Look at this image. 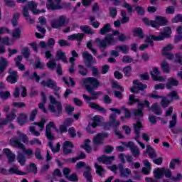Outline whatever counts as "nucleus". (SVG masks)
<instances>
[{
  "label": "nucleus",
  "instance_id": "37",
  "mask_svg": "<svg viewBox=\"0 0 182 182\" xmlns=\"http://www.w3.org/2000/svg\"><path fill=\"white\" fill-rule=\"evenodd\" d=\"M53 140L50 141L49 140V142H48V146L50 147L52 153H59V151H60V144L59 143H57L56 144V146L55 147L53 146Z\"/></svg>",
  "mask_w": 182,
  "mask_h": 182
},
{
  "label": "nucleus",
  "instance_id": "34",
  "mask_svg": "<svg viewBox=\"0 0 182 182\" xmlns=\"http://www.w3.org/2000/svg\"><path fill=\"white\" fill-rule=\"evenodd\" d=\"M151 110L154 113V114H156V116H161L163 111H161V108H160V106L157 105V103H154L151 107Z\"/></svg>",
  "mask_w": 182,
  "mask_h": 182
},
{
  "label": "nucleus",
  "instance_id": "38",
  "mask_svg": "<svg viewBox=\"0 0 182 182\" xmlns=\"http://www.w3.org/2000/svg\"><path fill=\"white\" fill-rule=\"evenodd\" d=\"M146 154H148L150 159H156L157 157L156 151L150 145L146 146Z\"/></svg>",
  "mask_w": 182,
  "mask_h": 182
},
{
  "label": "nucleus",
  "instance_id": "3",
  "mask_svg": "<svg viewBox=\"0 0 182 182\" xmlns=\"http://www.w3.org/2000/svg\"><path fill=\"white\" fill-rule=\"evenodd\" d=\"M120 35V31L116 30L112 32V33L108 34L105 37L104 39H100V38H95V43L98 48H107V46H113L117 43V39L114 38L113 36H117Z\"/></svg>",
  "mask_w": 182,
  "mask_h": 182
},
{
  "label": "nucleus",
  "instance_id": "14",
  "mask_svg": "<svg viewBox=\"0 0 182 182\" xmlns=\"http://www.w3.org/2000/svg\"><path fill=\"white\" fill-rule=\"evenodd\" d=\"M75 147V145H73V143L70 141H64L63 144V154L64 156H68V154H70L73 153V149Z\"/></svg>",
  "mask_w": 182,
  "mask_h": 182
},
{
  "label": "nucleus",
  "instance_id": "41",
  "mask_svg": "<svg viewBox=\"0 0 182 182\" xmlns=\"http://www.w3.org/2000/svg\"><path fill=\"white\" fill-rule=\"evenodd\" d=\"M164 171V168H157L154 171V176L155 177V178L160 180V178H163Z\"/></svg>",
  "mask_w": 182,
  "mask_h": 182
},
{
  "label": "nucleus",
  "instance_id": "53",
  "mask_svg": "<svg viewBox=\"0 0 182 182\" xmlns=\"http://www.w3.org/2000/svg\"><path fill=\"white\" fill-rule=\"evenodd\" d=\"M18 21H19V13H14L11 18V24L14 28L18 26Z\"/></svg>",
  "mask_w": 182,
  "mask_h": 182
},
{
  "label": "nucleus",
  "instance_id": "4",
  "mask_svg": "<svg viewBox=\"0 0 182 182\" xmlns=\"http://www.w3.org/2000/svg\"><path fill=\"white\" fill-rule=\"evenodd\" d=\"M142 21L146 26H151V28H155L156 29H159L160 26H167V25H168L167 18L161 16H156L155 21L149 20L147 17H144Z\"/></svg>",
  "mask_w": 182,
  "mask_h": 182
},
{
  "label": "nucleus",
  "instance_id": "56",
  "mask_svg": "<svg viewBox=\"0 0 182 182\" xmlns=\"http://www.w3.org/2000/svg\"><path fill=\"white\" fill-rule=\"evenodd\" d=\"M176 124H177V114H173L172 116V120L169 122V129L172 130V129H174Z\"/></svg>",
  "mask_w": 182,
  "mask_h": 182
},
{
  "label": "nucleus",
  "instance_id": "29",
  "mask_svg": "<svg viewBox=\"0 0 182 182\" xmlns=\"http://www.w3.org/2000/svg\"><path fill=\"white\" fill-rule=\"evenodd\" d=\"M55 58L57 60H62L63 63H68V58H66V54L63 53L62 50L57 51Z\"/></svg>",
  "mask_w": 182,
  "mask_h": 182
},
{
  "label": "nucleus",
  "instance_id": "25",
  "mask_svg": "<svg viewBox=\"0 0 182 182\" xmlns=\"http://www.w3.org/2000/svg\"><path fill=\"white\" fill-rule=\"evenodd\" d=\"M46 8L48 11H58L59 9H62L63 8L59 4H55L53 0H48L46 4Z\"/></svg>",
  "mask_w": 182,
  "mask_h": 182
},
{
  "label": "nucleus",
  "instance_id": "43",
  "mask_svg": "<svg viewBox=\"0 0 182 182\" xmlns=\"http://www.w3.org/2000/svg\"><path fill=\"white\" fill-rule=\"evenodd\" d=\"M9 174L11 176L13 174H17V176H25V172L19 171L18 168L11 167L9 169Z\"/></svg>",
  "mask_w": 182,
  "mask_h": 182
},
{
  "label": "nucleus",
  "instance_id": "20",
  "mask_svg": "<svg viewBox=\"0 0 182 182\" xmlns=\"http://www.w3.org/2000/svg\"><path fill=\"white\" fill-rule=\"evenodd\" d=\"M23 77H28L31 80H35L37 83H39L41 80V77L38 75V73L34 72L33 75H31V71L28 70L23 74Z\"/></svg>",
  "mask_w": 182,
  "mask_h": 182
},
{
  "label": "nucleus",
  "instance_id": "54",
  "mask_svg": "<svg viewBox=\"0 0 182 182\" xmlns=\"http://www.w3.org/2000/svg\"><path fill=\"white\" fill-rule=\"evenodd\" d=\"M150 75L154 82H165L166 80V78H164L163 76L156 75L153 73V72H151Z\"/></svg>",
  "mask_w": 182,
  "mask_h": 182
},
{
  "label": "nucleus",
  "instance_id": "21",
  "mask_svg": "<svg viewBox=\"0 0 182 182\" xmlns=\"http://www.w3.org/2000/svg\"><path fill=\"white\" fill-rule=\"evenodd\" d=\"M179 82L177 79L174 77H168L167 79V82L166 84V87L168 90H171L173 87H177L178 86Z\"/></svg>",
  "mask_w": 182,
  "mask_h": 182
},
{
  "label": "nucleus",
  "instance_id": "9",
  "mask_svg": "<svg viewBox=\"0 0 182 182\" xmlns=\"http://www.w3.org/2000/svg\"><path fill=\"white\" fill-rule=\"evenodd\" d=\"M82 97L85 100H86V103H88L91 109H94L95 110H97V112H100L101 113H106V109H105L103 107H100L99 104H96L95 102H90V100H92V97H89L83 94Z\"/></svg>",
  "mask_w": 182,
  "mask_h": 182
},
{
  "label": "nucleus",
  "instance_id": "16",
  "mask_svg": "<svg viewBox=\"0 0 182 182\" xmlns=\"http://www.w3.org/2000/svg\"><path fill=\"white\" fill-rule=\"evenodd\" d=\"M82 58L87 61L85 63L87 68L91 69L95 68V66H93V55H92V54L89 53L87 51H85L82 53Z\"/></svg>",
  "mask_w": 182,
  "mask_h": 182
},
{
  "label": "nucleus",
  "instance_id": "27",
  "mask_svg": "<svg viewBox=\"0 0 182 182\" xmlns=\"http://www.w3.org/2000/svg\"><path fill=\"white\" fill-rule=\"evenodd\" d=\"M153 41H155L156 42L161 41L158 36L154 35H149V36H147L146 38L145 39V42L146 43H149L151 48L154 46V43L153 42Z\"/></svg>",
  "mask_w": 182,
  "mask_h": 182
},
{
  "label": "nucleus",
  "instance_id": "12",
  "mask_svg": "<svg viewBox=\"0 0 182 182\" xmlns=\"http://www.w3.org/2000/svg\"><path fill=\"white\" fill-rule=\"evenodd\" d=\"M110 134L107 132H100L94 136L92 139L93 144H103L105 139H109Z\"/></svg>",
  "mask_w": 182,
  "mask_h": 182
},
{
  "label": "nucleus",
  "instance_id": "19",
  "mask_svg": "<svg viewBox=\"0 0 182 182\" xmlns=\"http://www.w3.org/2000/svg\"><path fill=\"white\" fill-rule=\"evenodd\" d=\"M84 159H86V154H85L84 152H80L77 156L64 159H63V161H64V163H73L75 164V163H76L77 160H84Z\"/></svg>",
  "mask_w": 182,
  "mask_h": 182
},
{
  "label": "nucleus",
  "instance_id": "58",
  "mask_svg": "<svg viewBox=\"0 0 182 182\" xmlns=\"http://www.w3.org/2000/svg\"><path fill=\"white\" fill-rule=\"evenodd\" d=\"M17 161L21 166H25V163H26V158H25V155H23V154H18L17 156Z\"/></svg>",
  "mask_w": 182,
  "mask_h": 182
},
{
  "label": "nucleus",
  "instance_id": "44",
  "mask_svg": "<svg viewBox=\"0 0 182 182\" xmlns=\"http://www.w3.org/2000/svg\"><path fill=\"white\" fill-rule=\"evenodd\" d=\"M80 31L82 32H84V33H86L87 35H93L95 32L92 31V28L88 25H84L80 26Z\"/></svg>",
  "mask_w": 182,
  "mask_h": 182
},
{
  "label": "nucleus",
  "instance_id": "1",
  "mask_svg": "<svg viewBox=\"0 0 182 182\" xmlns=\"http://www.w3.org/2000/svg\"><path fill=\"white\" fill-rule=\"evenodd\" d=\"M72 124H73V119L72 118H66L63 122V124L60 125L58 129L55 122H49L46 126V137L48 140H55V136L52 134V129L55 130L56 133L63 134V133H68V127H70Z\"/></svg>",
  "mask_w": 182,
  "mask_h": 182
},
{
  "label": "nucleus",
  "instance_id": "46",
  "mask_svg": "<svg viewBox=\"0 0 182 182\" xmlns=\"http://www.w3.org/2000/svg\"><path fill=\"white\" fill-rule=\"evenodd\" d=\"M121 23H127L130 21V18L127 16V13L124 10H121Z\"/></svg>",
  "mask_w": 182,
  "mask_h": 182
},
{
  "label": "nucleus",
  "instance_id": "40",
  "mask_svg": "<svg viewBox=\"0 0 182 182\" xmlns=\"http://www.w3.org/2000/svg\"><path fill=\"white\" fill-rule=\"evenodd\" d=\"M181 164V159L180 158L172 159L169 164V167L171 170H176V166H180Z\"/></svg>",
  "mask_w": 182,
  "mask_h": 182
},
{
  "label": "nucleus",
  "instance_id": "36",
  "mask_svg": "<svg viewBox=\"0 0 182 182\" xmlns=\"http://www.w3.org/2000/svg\"><path fill=\"white\" fill-rule=\"evenodd\" d=\"M90 139H87L84 141V144L81 145V149L85 150L86 153L90 154L92 153V148L90 146Z\"/></svg>",
  "mask_w": 182,
  "mask_h": 182
},
{
  "label": "nucleus",
  "instance_id": "30",
  "mask_svg": "<svg viewBox=\"0 0 182 182\" xmlns=\"http://www.w3.org/2000/svg\"><path fill=\"white\" fill-rule=\"evenodd\" d=\"M100 126H102V119H100V116H94L92 118V123L91 124V127H92V129H96V127H100Z\"/></svg>",
  "mask_w": 182,
  "mask_h": 182
},
{
  "label": "nucleus",
  "instance_id": "5",
  "mask_svg": "<svg viewBox=\"0 0 182 182\" xmlns=\"http://www.w3.org/2000/svg\"><path fill=\"white\" fill-rule=\"evenodd\" d=\"M49 99L50 105H48V110H50V113H53L55 117H60L62 113H63V105H62V102L56 100L53 95H50Z\"/></svg>",
  "mask_w": 182,
  "mask_h": 182
},
{
  "label": "nucleus",
  "instance_id": "33",
  "mask_svg": "<svg viewBox=\"0 0 182 182\" xmlns=\"http://www.w3.org/2000/svg\"><path fill=\"white\" fill-rule=\"evenodd\" d=\"M176 33L178 35L174 36L173 41L174 43H178V42H181L182 41V26H179L176 28Z\"/></svg>",
  "mask_w": 182,
  "mask_h": 182
},
{
  "label": "nucleus",
  "instance_id": "17",
  "mask_svg": "<svg viewBox=\"0 0 182 182\" xmlns=\"http://www.w3.org/2000/svg\"><path fill=\"white\" fill-rule=\"evenodd\" d=\"M16 110L11 109V112L9 114L6 115V119H4L2 121L3 127L4 126H6V124H8L9 122H14L15 119H16Z\"/></svg>",
  "mask_w": 182,
  "mask_h": 182
},
{
  "label": "nucleus",
  "instance_id": "35",
  "mask_svg": "<svg viewBox=\"0 0 182 182\" xmlns=\"http://www.w3.org/2000/svg\"><path fill=\"white\" fill-rule=\"evenodd\" d=\"M109 32H112V26L107 23L100 30L99 33L100 35H106V33H109Z\"/></svg>",
  "mask_w": 182,
  "mask_h": 182
},
{
  "label": "nucleus",
  "instance_id": "26",
  "mask_svg": "<svg viewBox=\"0 0 182 182\" xmlns=\"http://www.w3.org/2000/svg\"><path fill=\"white\" fill-rule=\"evenodd\" d=\"M133 36L134 38H139V39H144V31L141 27H136L132 30Z\"/></svg>",
  "mask_w": 182,
  "mask_h": 182
},
{
  "label": "nucleus",
  "instance_id": "39",
  "mask_svg": "<svg viewBox=\"0 0 182 182\" xmlns=\"http://www.w3.org/2000/svg\"><path fill=\"white\" fill-rule=\"evenodd\" d=\"M27 7H28V9H30V11H31V12L34 15H38V13L39 11H38V9H36V8H38V5L36 4V3H35V1L28 2Z\"/></svg>",
  "mask_w": 182,
  "mask_h": 182
},
{
  "label": "nucleus",
  "instance_id": "11",
  "mask_svg": "<svg viewBox=\"0 0 182 182\" xmlns=\"http://www.w3.org/2000/svg\"><path fill=\"white\" fill-rule=\"evenodd\" d=\"M68 22L69 19H67L65 16H60L57 21L53 20L51 21V27L54 29H59V28L65 26Z\"/></svg>",
  "mask_w": 182,
  "mask_h": 182
},
{
  "label": "nucleus",
  "instance_id": "7",
  "mask_svg": "<svg viewBox=\"0 0 182 182\" xmlns=\"http://www.w3.org/2000/svg\"><path fill=\"white\" fill-rule=\"evenodd\" d=\"M41 86H43V87H49V89H52L57 99H60V95L59 94L60 87H58L56 81L48 78L47 79V81H41Z\"/></svg>",
  "mask_w": 182,
  "mask_h": 182
},
{
  "label": "nucleus",
  "instance_id": "49",
  "mask_svg": "<svg viewBox=\"0 0 182 182\" xmlns=\"http://www.w3.org/2000/svg\"><path fill=\"white\" fill-rule=\"evenodd\" d=\"M122 72L125 77H130V76H132V66L127 65L124 67Z\"/></svg>",
  "mask_w": 182,
  "mask_h": 182
},
{
  "label": "nucleus",
  "instance_id": "55",
  "mask_svg": "<svg viewBox=\"0 0 182 182\" xmlns=\"http://www.w3.org/2000/svg\"><path fill=\"white\" fill-rule=\"evenodd\" d=\"M95 167L96 168V174L102 177V176H103V173H105V168L97 164H95Z\"/></svg>",
  "mask_w": 182,
  "mask_h": 182
},
{
  "label": "nucleus",
  "instance_id": "51",
  "mask_svg": "<svg viewBox=\"0 0 182 182\" xmlns=\"http://www.w3.org/2000/svg\"><path fill=\"white\" fill-rule=\"evenodd\" d=\"M21 55L25 59H29L31 58V50H29V48L24 47L21 51Z\"/></svg>",
  "mask_w": 182,
  "mask_h": 182
},
{
  "label": "nucleus",
  "instance_id": "31",
  "mask_svg": "<svg viewBox=\"0 0 182 182\" xmlns=\"http://www.w3.org/2000/svg\"><path fill=\"white\" fill-rule=\"evenodd\" d=\"M86 171L83 172V176L86 178L87 182H93V176H92V173H90V166L85 167Z\"/></svg>",
  "mask_w": 182,
  "mask_h": 182
},
{
  "label": "nucleus",
  "instance_id": "45",
  "mask_svg": "<svg viewBox=\"0 0 182 182\" xmlns=\"http://www.w3.org/2000/svg\"><path fill=\"white\" fill-rule=\"evenodd\" d=\"M140 100L139 98H136L134 95H130L128 99V105L129 106H133V105H136V103H139Z\"/></svg>",
  "mask_w": 182,
  "mask_h": 182
},
{
  "label": "nucleus",
  "instance_id": "10",
  "mask_svg": "<svg viewBox=\"0 0 182 182\" xmlns=\"http://www.w3.org/2000/svg\"><path fill=\"white\" fill-rule=\"evenodd\" d=\"M13 142L16 147H18V149H21V150H23L24 151V154L27 156V159H32V157H33V150L31 149H26L25 148V145L21 143V141H19V139H14Z\"/></svg>",
  "mask_w": 182,
  "mask_h": 182
},
{
  "label": "nucleus",
  "instance_id": "48",
  "mask_svg": "<svg viewBox=\"0 0 182 182\" xmlns=\"http://www.w3.org/2000/svg\"><path fill=\"white\" fill-rule=\"evenodd\" d=\"M115 49L116 50H120L124 55H127V53H129V46H127V45L117 46L115 47Z\"/></svg>",
  "mask_w": 182,
  "mask_h": 182
},
{
  "label": "nucleus",
  "instance_id": "23",
  "mask_svg": "<svg viewBox=\"0 0 182 182\" xmlns=\"http://www.w3.org/2000/svg\"><path fill=\"white\" fill-rule=\"evenodd\" d=\"M171 27H165L164 32H161L158 36V38H160V41H164V39L170 38L171 36Z\"/></svg>",
  "mask_w": 182,
  "mask_h": 182
},
{
  "label": "nucleus",
  "instance_id": "62",
  "mask_svg": "<svg viewBox=\"0 0 182 182\" xmlns=\"http://www.w3.org/2000/svg\"><path fill=\"white\" fill-rule=\"evenodd\" d=\"M141 127H143V124L140 121H136V124H134V133H140V130H141Z\"/></svg>",
  "mask_w": 182,
  "mask_h": 182
},
{
  "label": "nucleus",
  "instance_id": "28",
  "mask_svg": "<svg viewBox=\"0 0 182 182\" xmlns=\"http://www.w3.org/2000/svg\"><path fill=\"white\" fill-rule=\"evenodd\" d=\"M17 123L19 126H23L28 123V115L25 113H20L17 117Z\"/></svg>",
  "mask_w": 182,
  "mask_h": 182
},
{
  "label": "nucleus",
  "instance_id": "32",
  "mask_svg": "<svg viewBox=\"0 0 182 182\" xmlns=\"http://www.w3.org/2000/svg\"><path fill=\"white\" fill-rule=\"evenodd\" d=\"M8 68V60L4 57L0 58V75H2Z\"/></svg>",
  "mask_w": 182,
  "mask_h": 182
},
{
  "label": "nucleus",
  "instance_id": "13",
  "mask_svg": "<svg viewBox=\"0 0 182 182\" xmlns=\"http://www.w3.org/2000/svg\"><path fill=\"white\" fill-rule=\"evenodd\" d=\"M122 144L125 147H129V149H130L131 153L134 157H139L140 156V150H139V148L134 145L133 141H129L128 143L122 142Z\"/></svg>",
  "mask_w": 182,
  "mask_h": 182
},
{
  "label": "nucleus",
  "instance_id": "47",
  "mask_svg": "<svg viewBox=\"0 0 182 182\" xmlns=\"http://www.w3.org/2000/svg\"><path fill=\"white\" fill-rule=\"evenodd\" d=\"M161 68L164 73H167V74L170 73V65H168V63L166 61H163L161 63Z\"/></svg>",
  "mask_w": 182,
  "mask_h": 182
},
{
  "label": "nucleus",
  "instance_id": "64",
  "mask_svg": "<svg viewBox=\"0 0 182 182\" xmlns=\"http://www.w3.org/2000/svg\"><path fill=\"white\" fill-rule=\"evenodd\" d=\"M172 23H178V22H182V14H178L176 16H175L172 19H171Z\"/></svg>",
  "mask_w": 182,
  "mask_h": 182
},
{
  "label": "nucleus",
  "instance_id": "63",
  "mask_svg": "<svg viewBox=\"0 0 182 182\" xmlns=\"http://www.w3.org/2000/svg\"><path fill=\"white\" fill-rule=\"evenodd\" d=\"M67 132H68L70 139H75V137H76L77 134H76V129H75V127H70Z\"/></svg>",
  "mask_w": 182,
  "mask_h": 182
},
{
  "label": "nucleus",
  "instance_id": "61",
  "mask_svg": "<svg viewBox=\"0 0 182 182\" xmlns=\"http://www.w3.org/2000/svg\"><path fill=\"white\" fill-rule=\"evenodd\" d=\"M161 99L162 100L161 101V105L162 106V107H164V109H166V107H168V105L171 103V101L168 100L167 97H162Z\"/></svg>",
  "mask_w": 182,
  "mask_h": 182
},
{
  "label": "nucleus",
  "instance_id": "24",
  "mask_svg": "<svg viewBox=\"0 0 182 182\" xmlns=\"http://www.w3.org/2000/svg\"><path fill=\"white\" fill-rule=\"evenodd\" d=\"M118 170L120 173V177L124 178L132 174V171L129 168H124L122 164L118 165Z\"/></svg>",
  "mask_w": 182,
  "mask_h": 182
},
{
  "label": "nucleus",
  "instance_id": "22",
  "mask_svg": "<svg viewBox=\"0 0 182 182\" xmlns=\"http://www.w3.org/2000/svg\"><path fill=\"white\" fill-rule=\"evenodd\" d=\"M68 39H69V41H77V42H78V44H80L82 43V41L85 39V33H77L71 34L68 37Z\"/></svg>",
  "mask_w": 182,
  "mask_h": 182
},
{
  "label": "nucleus",
  "instance_id": "18",
  "mask_svg": "<svg viewBox=\"0 0 182 182\" xmlns=\"http://www.w3.org/2000/svg\"><path fill=\"white\" fill-rule=\"evenodd\" d=\"M3 153L8 159L9 163H14V161H15V160L16 159V155L8 148H4L3 149Z\"/></svg>",
  "mask_w": 182,
  "mask_h": 182
},
{
  "label": "nucleus",
  "instance_id": "60",
  "mask_svg": "<svg viewBox=\"0 0 182 182\" xmlns=\"http://www.w3.org/2000/svg\"><path fill=\"white\" fill-rule=\"evenodd\" d=\"M34 156L37 160H43V156H42V151L39 147L36 148Z\"/></svg>",
  "mask_w": 182,
  "mask_h": 182
},
{
  "label": "nucleus",
  "instance_id": "57",
  "mask_svg": "<svg viewBox=\"0 0 182 182\" xmlns=\"http://www.w3.org/2000/svg\"><path fill=\"white\" fill-rule=\"evenodd\" d=\"M58 64H56V61H55V59L50 60L47 63V68L50 70H55Z\"/></svg>",
  "mask_w": 182,
  "mask_h": 182
},
{
  "label": "nucleus",
  "instance_id": "59",
  "mask_svg": "<svg viewBox=\"0 0 182 182\" xmlns=\"http://www.w3.org/2000/svg\"><path fill=\"white\" fill-rule=\"evenodd\" d=\"M21 33H22V31H21V28H17L14 29L12 33L13 39H19V38H21Z\"/></svg>",
  "mask_w": 182,
  "mask_h": 182
},
{
  "label": "nucleus",
  "instance_id": "2",
  "mask_svg": "<svg viewBox=\"0 0 182 182\" xmlns=\"http://www.w3.org/2000/svg\"><path fill=\"white\" fill-rule=\"evenodd\" d=\"M82 85L85 90L91 95L92 100H97L100 95H102V91L96 92L95 89H97L100 86L99 80L93 77H88L82 80Z\"/></svg>",
  "mask_w": 182,
  "mask_h": 182
},
{
  "label": "nucleus",
  "instance_id": "15",
  "mask_svg": "<svg viewBox=\"0 0 182 182\" xmlns=\"http://www.w3.org/2000/svg\"><path fill=\"white\" fill-rule=\"evenodd\" d=\"M9 75L6 77V81L11 85H14L18 82V71H12L11 69L8 70Z\"/></svg>",
  "mask_w": 182,
  "mask_h": 182
},
{
  "label": "nucleus",
  "instance_id": "50",
  "mask_svg": "<svg viewBox=\"0 0 182 182\" xmlns=\"http://www.w3.org/2000/svg\"><path fill=\"white\" fill-rule=\"evenodd\" d=\"M78 68H79L78 73L81 75V76H87V73H89V71L87 70V68H86L82 65H79Z\"/></svg>",
  "mask_w": 182,
  "mask_h": 182
},
{
  "label": "nucleus",
  "instance_id": "8",
  "mask_svg": "<svg viewBox=\"0 0 182 182\" xmlns=\"http://www.w3.org/2000/svg\"><path fill=\"white\" fill-rule=\"evenodd\" d=\"M133 85H135L132 87L130 88V92L132 93H134V95H139V91L142 92L141 93V96H145L146 95V89H147V85L143 84L142 82H140L139 80H134L133 81Z\"/></svg>",
  "mask_w": 182,
  "mask_h": 182
},
{
  "label": "nucleus",
  "instance_id": "6",
  "mask_svg": "<svg viewBox=\"0 0 182 182\" xmlns=\"http://www.w3.org/2000/svg\"><path fill=\"white\" fill-rule=\"evenodd\" d=\"M119 125L120 122L116 120V114L112 113L109 115V122L105 124V129H107V130H109L110 127H113V130L116 136H118L119 139H123V135H122V134L118 132Z\"/></svg>",
  "mask_w": 182,
  "mask_h": 182
},
{
  "label": "nucleus",
  "instance_id": "52",
  "mask_svg": "<svg viewBox=\"0 0 182 182\" xmlns=\"http://www.w3.org/2000/svg\"><path fill=\"white\" fill-rule=\"evenodd\" d=\"M122 62L123 63H132V62H133V63H136L137 60L133 59L130 55H124L122 58Z\"/></svg>",
  "mask_w": 182,
  "mask_h": 182
},
{
  "label": "nucleus",
  "instance_id": "42",
  "mask_svg": "<svg viewBox=\"0 0 182 182\" xmlns=\"http://www.w3.org/2000/svg\"><path fill=\"white\" fill-rule=\"evenodd\" d=\"M0 43H2V45H5L6 46H11V45H14V41L9 39V37L8 36L2 38L0 36Z\"/></svg>",
  "mask_w": 182,
  "mask_h": 182
}]
</instances>
